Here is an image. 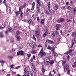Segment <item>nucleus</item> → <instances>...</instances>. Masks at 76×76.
Listing matches in <instances>:
<instances>
[{"mask_svg":"<svg viewBox=\"0 0 76 76\" xmlns=\"http://www.w3.org/2000/svg\"><path fill=\"white\" fill-rule=\"evenodd\" d=\"M33 39H34V40L35 41H36V38H35V35H33Z\"/></svg>","mask_w":76,"mask_h":76,"instance_id":"44","label":"nucleus"},{"mask_svg":"<svg viewBox=\"0 0 76 76\" xmlns=\"http://www.w3.org/2000/svg\"><path fill=\"white\" fill-rule=\"evenodd\" d=\"M52 35H53V37H55L56 35V34H55V33L52 34Z\"/></svg>","mask_w":76,"mask_h":76,"instance_id":"62","label":"nucleus"},{"mask_svg":"<svg viewBox=\"0 0 76 76\" xmlns=\"http://www.w3.org/2000/svg\"><path fill=\"white\" fill-rule=\"evenodd\" d=\"M29 23V24H30L32 22V20L31 19H30L29 20L27 21Z\"/></svg>","mask_w":76,"mask_h":76,"instance_id":"34","label":"nucleus"},{"mask_svg":"<svg viewBox=\"0 0 76 76\" xmlns=\"http://www.w3.org/2000/svg\"><path fill=\"white\" fill-rule=\"evenodd\" d=\"M32 70L33 71V72L34 73H36L37 72V70H36V69L35 68V67L34 68H32Z\"/></svg>","mask_w":76,"mask_h":76,"instance_id":"21","label":"nucleus"},{"mask_svg":"<svg viewBox=\"0 0 76 76\" xmlns=\"http://www.w3.org/2000/svg\"><path fill=\"white\" fill-rule=\"evenodd\" d=\"M29 76H33V74L32 72H29Z\"/></svg>","mask_w":76,"mask_h":76,"instance_id":"30","label":"nucleus"},{"mask_svg":"<svg viewBox=\"0 0 76 76\" xmlns=\"http://www.w3.org/2000/svg\"><path fill=\"white\" fill-rule=\"evenodd\" d=\"M14 65H12L11 66V68H12L13 69V67H12L14 66Z\"/></svg>","mask_w":76,"mask_h":76,"instance_id":"64","label":"nucleus"},{"mask_svg":"<svg viewBox=\"0 0 76 76\" xmlns=\"http://www.w3.org/2000/svg\"><path fill=\"white\" fill-rule=\"evenodd\" d=\"M27 74L26 75V76H29V72H27Z\"/></svg>","mask_w":76,"mask_h":76,"instance_id":"58","label":"nucleus"},{"mask_svg":"<svg viewBox=\"0 0 76 76\" xmlns=\"http://www.w3.org/2000/svg\"><path fill=\"white\" fill-rule=\"evenodd\" d=\"M55 34L57 36H60V35H59V34H58V32L57 31H56Z\"/></svg>","mask_w":76,"mask_h":76,"instance_id":"36","label":"nucleus"},{"mask_svg":"<svg viewBox=\"0 0 76 76\" xmlns=\"http://www.w3.org/2000/svg\"><path fill=\"white\" fill-rule=\"evenodd\" d=\"M9 12H12V11H11V7H9Z\"/></svg>","mask_w":76,"mask_h":76,"instance_id":"47","label":"nucleus"},{"mask_svg":"<svg viewBox=\"0 0 76 76\" xmlns=\"http://www.w3.org/2000/svg\"><path fill=\"white\" fill-rule=\"evenodd\" d=\"M27 4L25 2H24V5L23 6H21V9H23V8H25V6H26V5Z\"/></svg>","mask_w":76,"mask_h":76,"instance_id":"15","label":"nucleus"},{"mask_svg":"<svg viewBox=\"0 0 76 76\" xmlns=\"http://www.w3.org/2000/svg\"><path fill=\"white\" fill-rule=\"evenodd\" d=\"M51 48V46L50 45H48L47 48V49L48 50H50V48Z\"/></svg>","mask_w":76,"mask_h":76,"instance_id":"49","label":"nucleus"},{"mask_svg":"<svg viewBox=\"0 0 76 76\" xmlns=\"http://www.w3.org/2000/svg\"><path fill=\"white\" fill-rule=\"evenodd\" d=\"M32 54H35L36 53V50H33L32 51H31Z\"/></svg>","mask_w":76,"mask_h":76,"instance_id":"26","label":"nucleus"},{"mask_svg":"<svg viewBox=\"0 0 76 76\" xmlns=\"http://www.w3.org/2000/svg\"><path fill=\"white\" fill-rule=\"evenodd\" d=\"M30 10H31V9H29V8H27V11H30Z\"/></svg>","mask_w":76,"mask_h":76,"instance_id":"60","label":"nucleus"},{"mask_svg":"<svg viewBox=\"0 0 76 76\" xmlns=\"http://www.w3.org/2000/svg\"><path fill=\"white\" fill-rule=\"evenodd\" d=\"M28 56V58H27L28 60H29V58L30 57H31V55L30 54H27Z\"/></svg>","mask_w":76,"mask_h":76,"instance_id":"37","label":"nucleus"},{"mask_svg":"<svg viewBox=\"0 0 76 76\" xmlns=\"http://www.w3.org/2000/svg\"><path fill=\"white\" fill-rule=\"evenodd\" d=\"M22 32L20 31H17L16 32V34L17 35L15 36V37L16 38H17V41H20V36H19L18 35H19V34H20Z\"/></svg>","mask_w":76,"mask_h":76,"instance_id":"2","label":"nucleus"},{"mask_svg":"<svg viewBox=\"0 0 76 76\" xmlns=\"http://www.w3.org/2000/svg\"><path fill=\"white\" fill-rule=\"evenodd\" d=\"M0 63H2V64H4V63H5V61H0Z\"/></svg>","mask_w":76,"mask_h":76,"instance_id":"41","label":"nucleus"},{"mask_svg":"<svg viewBox=\"0 0 76 76\" xmlns=\"http://www.w3.org/2000/svg\"><path fill=\"white\" fill-rule=\"evenodd\" d=\"M23 13L22 12V11H21V13H20V18H22V17H23Z\"/></svg>","mask_w":76,"mask_h":76,"instance_id":"33","label":"nucleus"},{"mask_svg":"<svg viewBox=\"0 0 76 76\" xmlns=\"http://www.w3.org/2000/svg\"><path fill=\"white\" fill-rule=\"evenodd\" d=\"M33 58H31L30 60L31 62H33Z\"/></svg>","mask_w":76,"mask_h":76,"instance_id":"55","label":"nucleus"},{"mask_svg":"<svg viewBox=\"0 0 76 76\" xmlns=\"http://www.w3.org/2000/svg\"><path fill=\"white\" fill-rule=\"evenodd\" d=\"M48 60H50L49 58H45L44 59V62L45 64H49V61H47Z\"/></svg>","mask_w":76,"mask_h":76,"instance_id":"7","label":"nucleus"},{"mask_svg":"<svg viewBox=\"0 0 76 76\" xmlns=\"http://www.w3.org/2000/svg\"><path fill=\"white\" fill-rule=\"evenodd\" d=\"M69 69V66L67 64H66L64 66V72H65V71H67Z\"/></svg>","mask_w":76,"mask_h":76,"instance_id":"4","label":"nucleus"},{"mask_svg":"<svg viewBox=\"0 0 76 76\" xmlns=\"http://www.w3.org/2000/svg\"><path fill=\"white\" fill-rule=\"evenodd\" d=\"M31 66L32 69L34 67V64H33V63H31Z\"/></svg>","mask_w":76,"mask_h":76,"instance_id":"35","label":"nucleus"},{"mask_svg":"<svg viewBox=\"0 0 76 76\" xmlns=\"http://www.w3.org/2000/svg\"><path fill=\"white\" fill-rule=\"evenodd\" d=\"M45 19H41V24H43L44 23V21H45Z\"/></svg>","mask_w":76,"mask_h":76,"instance_id":"22","label":"nucleus"},{"mask_svg":"<svg viewBox=\"0 0 76 76\" xmlns=\"http://www.w3.org/2000/svg\"><path fill=\"white\" fill-rule=\"evenodd\" d=\"M67 22H69V23H70V22H72V20L69 19L68 20V19H67Z\"/></svg>","mask_w":76,"mask_h":76,"instance_id":"38","label":"nucleus"},{"mask_svg":"<svg viewBox=\"0 0 76 76\" xmlns=\"http://www.w3.org/2000/svg\"><path fill=\"white\" fill-rule=\"evenodd\" d=\"M73 51H74V49H70L67 52L65 53L64 54H66L67 55H68V54L70 53V56H73V53L72 52H73Z\"/></svg>","mask_w":76,"mask_h":76,"instance_id":"5","label":"nucleus"},{"mask_svg":"<svg viewBox=\"0 0 76 76\" xmlns=\"http://www.w3.org/2000/svg\"><path fill=\"white\" fill-rule=\"evenodd\" d=\"M6 25V22L5 21L4 24V27L0 26V28L1 29H4V26H5Z\"/></svg>","mask_w":76,"mask_h":76,"instance_id":"16","label":"nucleus"},{"mask_svg":"<svg viewBox=\"0 0 76 76\" xmlns=\"http://www.w3.org/2000/svg\"><path fill=\"white\" fill-rule=\"evenodd\" d=\"M61 27V26L59 24H56L55 25V27L56 28V29H60V27Z\"/></svg>","mask_w":76,"mask_h":76,"instance_id":"13","label":"nucleus"},{"mask_svg":"<svg viewBox=\"0 0 76 76\" xmlns=\"http://www.w3.org/2000/svg\"><path fill=\"white\" fill-rule=\"evenodd\" d=\"M57 39L58 41H60V39H61V38L60 37L57 38Z\"/></svg>","mask_w":76,"mask_h":76,"instance_id":"48","label":"nucleus"},{"mask_svg":"<svg viewBox=\"0 0 76 76\" xmlns=\"http://www.w3.org/2000/svg\"><path fill=\"white\" fill-rule=\"evenodd\" d=\"M58 7L57 5H56L55 6L53 7V9L55 10H57L58 9Z\"/></svg>","mask_w":76,"mask_h":76,"instance_id":"14","label":"nucleus"},{"mask_svg":"<svg viewBox=\"0 0 76 76\" xmlns=\"http://www.w3.org/2000/svg\"><path fill=\"white\" fill-rule=\"evenodd\" d=\"M37 20L38 22H39V17H37Z\"/></svg>","mask_w":76,"mask_h":76,"instance_id":"56","label":"nucleus"},{"mask_svg":"<svg viewBox=\"0 0 76 76\" xmlns=\"http://www.w3.org/2000/svg\"><path fill=\"white\" fill-rule=\"evenodd\" d=\"M48 29H46L45 32L43 35V38H45L47 36V35L48 34Z\"/></svg>","mask_w":76,"mask_h":76,"instance_id":"9","label":"nucleus"},{"mask_svg":"<svg viewBox=\"0 0 76 76\" xmlns=\"http://www.w3.org/2000/svg\"><path fill=\"white\" fill-rule=\"evenodd\" d=\"M28 43L29 44H31V43H32V41L31 40H29L28 41Z\"/></svg>","mask_w":76,"mask_h":76,"instance_id":"46","label":"nucleus"},{"mask_svg":"<svg viewBox=\"0 0 76 76\" xmlns=\"http://www.w3.org/2000/svg\"><path fill=\"white\" fill-rule=\"evenodd\" d=\"M48 10L50 12V16L51 17V18H52L53 15L54 14L55 12L52 10H51L50 8V2L48 3Z\"/></svg>","mask_w":76,"mask_h":76,"instance_id":"1","label":"nucleus"},{"mask_svg":"<svg viewBox=\"0 0 76 76\" xmlns=\"http://www.w3.org/2000/svg\"><path fill=\"white\" fill-rule=\"evenodd\" d=\"M47 44H48V42H47V40H46V42H45V47L46 48L47 47Z\"/></svg>","mask_w":76,"mask_h":76,"instance_id":"32","label":"nucleus"},{"mask_svg":"<svg viewBox=\"0 0 76 76\" xmlns=\"http://www.w3.org/2000/svg\"><path fill=\"white\" fill-rule=\"evenodd\" d=\"M67 73L68 74V75H69V74H70V70H67Z\"/></svg>","mask_w":76,"mask_h":76,"instance_id":"53","label":"nucleus"},{"mask_svg":"<svg viewBox=\"0 0 76 76\" xmlns=\"http://www.w3.org/2000/svg\"><path fill=\"white\" fill-rule=\"evenodd\" d=\"M60 32H61V35H63V32L62 31H60Z\"/></svg>","mask_w":76,"mask_h":76,"instance_id":"52","label":"nucleus"},{"mask_svg":"<svg viewBox=\"0 0 76 76\" xmlns=\"http://www.w3.org/2000/svg\"><path fill=\"white\" fill-rule=\"evenodd\" d=\"M17 56H19V55L23 56L24 55V52L23 51H18L17 53Z\"/></svg>","mask_w":76,"mask_h":76,"instance_id":"6","label":"nucleus"},{"mask_svg":"<svg viewBox=\"0 0 76 76\" xmlns=\"http://www.w3.org/2000/svg\"><path fill=\"white\" fill-rule=\"evenodd\" d=\"M66 61H62V66H64V64L66 63Z\"/></svg>","mask_w":76,"mask_h":76,"instance_id":"31","label":"nucleus"},{"mask_svg":"<svg viewBox=\"0 0 76 76\" xmlns=\"http://www.w3.org/2000/svg\"><path fill=\"white\" fill-rule=\"evenodd\" d=\"M20 68V66H18L16 67L15 69H19V68Z\"/></svg>","mask_w":76,"mask_h":76,"instance_id":"59","label":"nucleus"},{"mask_svg":"<svg viewBox=\"0 0 76 76\" xmlns=\"http://www.w3.org/2000/svg\"><path fill=\"white\" fill-rule=\"evenodd\" d=\"M37 9V13H40V9H39V6H38V5L36 6Z\"/></svg>","mask_w":76,"mask_h":76,"instance_id":"8","label":"nucleus"},{"mask_svg":"<svg viewBox=\"0 0 76 76\" xmlns=\"http://www.w3.org/2000/svg\"><path fill=\"white\" fill-rule=\"evenodd\" d=\"M35 35L36 37H38L39 35V34L40 33L38 29H37L35 31Z\"/></svg>","mask_w":76,"mask_h":76,"instance_id":"10","label":"nucleus"},{"mask_svg":"<svg viewBox=\"0 0 76 76\" xmlns=\"http://www.w3.org/2000/svg\"><path fill=\"white\" fill-rule=\"evenodd\" d=\"M37 3L39 4V6H41V1L39 0H37Z\"/></svg>","mask_w":76,"mask_h":76,"instance_id":"18","label":"nucleus"},{"mask_svg":"<svg viewBox=\"0 0 76 76\" xmlns=\"http://www.w3.org/2000/svg\"><path fill=\"white\" fill-rule=\"evenodd\" d=\"M65 20L64 19V18H61V19L60 20H57V22H58V23H60L61 22H64V21Z\"/></svg>","mask_w":76,"mask_h":76,"instance_id":"12","label":"nucleus"},{"mask_svg":"<svg viewBox=\"0 0 76 76\" xmlns=\"http://www.w3.org/2000/svg\"><path fill=\"white\" fill-rule=\"evenodd\" d=\"M42 72L43 73H44L45 72V69H44V66H42Z\"/></svg>","mask_w":76,"mask_h":76,"instance_id":"23","label":"nucleus"},{"mask_svg":"<svg viewBox=\"0 0 76 76\" xmlns=\"http://www.w3.org/2000/svg\"><path fill=\"white\" fill-rule=\"evenodd\" d=\"M53 54H54V55L55 56H57V54L56 53H53Z\"/></svg>","mask_w":76,"mask_h":76,"instance_id":"57","label":"nucleus"},{"mask_svg":"<svg viewBox=\"0 0 76 76\" xmlns=\"http://www.w3.org/2000/svg\"><path fill=\"white\" fill-rule=\"evenodd\" d=\"M76 33L75 32H73L72 34V37H75L76 36Z\"/></svg>","mask_w":76,"mask_h":76,"instance_id":"20","label":"nucleus"},{"mask_svg":"<svg viewBox=\"0 0 76 76\" xmlns=\"http://www.w3.org/2000/svg\"><path fill=\"white\" fill-rule=\"evenodd\" d=\"M8 58H13V57L12 56H8Z\"/></svg>","mask_w":76,"mask_h":76,"instance_id":"51","label":"nucleus"},{"mask_svg":"<svg viewBox=\"0 0 76 76\" xmlns=\"http://www.w3.org/2000/svg\"><path fill=\"white\" fill-rule=\"evenodd\" d=\"M45 13L46 14V15H47L48 16H50V12L48 10H45L44 11Z\"/></svg>","mask_w":76,"mask_h":76,"instance_id":"11","label":"nucleus"},{"mask_svg":"<svg viewBox=\"0 0 76 76\" xmlns=\"http://www.w3.org/2000/svg\"><path fill=\"white\" fill-rule=\"evenodd\" d=\"M73 45H74V42H72V47H73Z\"/></svg>","mask_w":76,"mask_h":76,"instance_id":"54","label":"nucleus"},{"mask_svg":"<svg viewBox=\"0 0 76 76\" xmlns=\"http://www.w3.org/2000/svg\"><path fill=\"white\" fill-rule=\"evenodd\" d=\"M46 53L45 52L43 51V48H42L41 49V51L39 53L38 56H40L41 57H44L46 55Z\"/></svg>","mask_w":76,"mask_h":76,"instance_id":"3","label":"nucleus"},{"mask_svg":"<svg viewBox=\"0 0 76 76\" xmlns=\"http://www.w3.org/2000/svg\"><path fill=\"white\" fill-rule=\"evenodd\" d=\"M8 30L10 32H13V31H14L15 30L13 29H9Z\"/></svg>","mask_w":76,"mask_h":76,"instance_id":"25","label":"nucleus"},{"mask_svg":"<svg viewBox=\"0 0 76 76\" xmlns=\"http://www.w3.org/2000/svg\"><path fill=\"white\" fill-rule=\"evenodd\" d=\"M48 42L50 43V44H53V41L50 40L49 39H48Z\"/></svg>","mask_w":76,"mask_h":76,"instance_id":"28","label":"nucleus"},{"mask_svg":"<svg viewBox=\"0 0 76 76\" xmlns=\"http://www.w3.org/2000/svg\"><path fill=\"white\" fill-rule=\"evenodd\" d=\"M0 37L1 38H3V37H4V35L3 34V33L2 32H1L0 33Z\"/></svg>","mask_w":76,"mask_h":76,"instance_id":"27","label":"nucleus"},{"mask_svg":"<svg viewBox=\"0 0 76 76\" xmlns=\"http://www.w3.org/2000/svg\"><path fill=\"white\" fill-rule=\"evenodd\" d=\"M29 11H26V16H28V15H29Z\"/></svg>","mask_w":76,"mask_h":76,"instance_id":"40","label":"nucleus"},{"mask_svg":"<svg viewBox=\"0 0 76 76\" xmlns=\"http://www.w3.org/2000/svg\"><path fill=\"white\" fill-rule=\"evenodd\" d=\"M50 49L51 51H53V53H54V48L53 46L50 47Z\"/></svg>","mask_w":76,"mask_h":76,"instance_id":"19","label":"nucleus"},{"mask_svg":"<svg viewBox=\"0 0 76 76\" xmlns=\"http://www.w3.org/2000/svg\"><path fill=\"white\" fill-rule=\"evenodd\" d=\"M5 4L6 6V7H8V5H7V4Z\"/></svg>","mask_w":76,"mask_h":76,"instance_id":"63","label":"nucleus"},{"mask_svg":"<svg viewBox=\"0 0 76 76\" xmlns=\"http://www.w3.org/2000/svg\"><path fill=\"white\" fill-rule=\"evenodd\" d=\"M15 51V49H12L10 51V53H13V52H14Z\"/></svg>","mask_w":76,"mask_h":76,"instance_id":"39","label":"nucleus"},{"mask_svg":"<svg viewBox=\"0 0 76 76\" xmlns=\"http://www.w3.org/2000/svg\"><path fill=\"white\" fill-rule=\"evenodd\" d=\"M54 63V61L52 60L50 61V65L53 64Z\"/></svg>","mask_w":76,"mask_h":76,"instance_id":"29","label":"nucleus"},{"mask_svg":"<svg viewBox=\"0 0 76 76\" xmlns=\"http://www.w3.org/2000/svg\"><path fill=\"white\" fill-rule=\"evenodd\" d=\"M66 8L67 9H68V10H70V9H71V7L69 6H68Z\"/></svg>","mask_w":76,"mask_h":76,"instance_id":"42","label":"nucleus"},{"mask_svg":"<svg viewBox=\"0 0 76 76\" xmlns=\"http://www.w3.org/2000/svg\"><path fill=\"white\" fill-rule=\"evenodd\" d=\"M8 7H6V10L8 13H9L10 12H9V11H8Z\"/></svg>","mask_w":76,"mask_h":76,"instance_id":"43","label":"nucleus"},{"mask_svg":"<svg viewBox=\"0 0 76 76\" xmlns=\"http://www.w3.org/2000/svg\"><path fill=\"white\" fill-rule=\"evenodd\" d=\"M74 13H76V7H75L74 9Z\"/></svg>","mask_w":76,"mask_h":76,"instance_id":"45","label":"nucleus"},{"mask_svg":"<svg viewBox=\"0 0 76 76\" xmlns=\"http://www.w3.org/2000/svg\"><path fill=\"white\" fill-rule=\"evenodd\" d=\"M35 2H33L32 3V8L31 9V10H34V7H35Z\"/></svg>","mask_w":76,"mask_h":76,"instance_id":"17","label":"nucleus"},{"mask_svg":"<svg viewBox=\"0 0 76 76\" xmlns=\"http://www.w3.org/2000/svg\"><path fill=\"white\" fill-rule=\"evenodd\" d=\"M30 47H32L34 45V44H32V43L29 44Z\"/></svg>","mask_w":76,"mask_h":76,"instance_id":"50","label":"nucleus"},{"mask_svg":"<svg viewBox=\"0 0 76 76\" xmlns=\"http://www.w3.org/2000/svg\"><path fill=\"white\" fill-rule=\"evenodd\" d=\"M68 31L69 32H71L72 31V30L71 29H69V30Z\"/></svg>","mask_w":76,"mask_h":76,"instance_id":"61","label":"nucleus"},{"mask_svg":"<svg viewBox=\"0 0 76 76\" xmlns=\"http://www.w3.org/2000/svg\"><path fill=\"white\" fill-rule=\"evenodd\" d=\"M15 13V14H16V16H19V12L18 11H16Z\"/></svg>","mask_w":76,"mask_h":76,"instance_id":"24","label":"nucleus"}]
</instances>
